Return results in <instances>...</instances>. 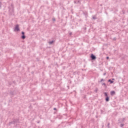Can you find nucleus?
Wrapping results in <instances>:
<instances>
[{"instance_id":"obj_1","label":"nucleus","mask_w":128,"mask_h":128,"mask_svg":"<svg viewBox=\"0 0 128 128\" xmlns=\"http://www.w3.org/2000/svg\"><path fill=\"white\" fill-rule=\"evenodd\" d=\"M9 16L14 14V4H11L10 6L8 7Z\"/></svg>"},{"instance_id":"obj_2","label":"nucleus","mask_w":128,"mask_h":128,"mask_svg":"<svg viewBox=\"0 0 128 128\" xmlns=\"http://www.w3.org/2000/svg\"><path fill=\"white\" fill-rule=\"evenodd\" d=\"M18 122H20V120L18 118L12 119V121L9 122V126H10V124H16Z\"/></svg>"},{"instance_id":"obj_3","label":"nucleus","mask_w":128,"mask_h":128,"mask_svg":"<svg viewBox=\"0 0 128 128\" xmlns=\"http://www.w3.org/2000/svg\"><path fill=\"white\" fill-rule=\"evenodd\" d=\"M104 95L105 96V100L106 102H110V97L108 96V92H104Z\"/></svg>"},{"instance_id":"obj_4","label":"nucleus","mask_w":128,"mask_h":128,"mask_svg":"<svg viewBox=\"0 0 128 128\" xmlns=\"http://www.w3.org/2000/svg\"><path fill=\"white\" fill-rule=\"evenodd\" d=\"M20 25L18 24H16L15 26V28H14V32H20Z\"/></svg>"},{"instance_id":"obj_5","label":"nucleus","mask_w":128,"mask_h":128,"mask_svg":"<svg viewBox=\"0 0 128 128\" xmlns=\"http://www.w3.org/2000/svg\"><path fill=\"white\" fill-rule=\"evenodd\" d=\"M90 58L92 60H96V56H94V54H91V55L90 56Z\"/></svg>"},{"instance_id":"obj_6","label":"nucleus","mask_w":128,"mask_h":128,"mask_svg":"<svg viewBox=\"0 0 128 128\" xmlns=\"http://www.w3.org/2000/svg\"><path fill=\"white\" fill-rule=\"evenodd\" d=\"M124 120H126V118H122L120 120H118V124H123V122H124Z\"/></svg>"},{"instance_id":"obj_7","label":"nucleus","mask_w":128,"mask_h":128,"mask_svg":"<svg viewBox=\"0 0 128 128\" xmlns=\"http://www.w3.org/2000/svg\"><path fill=\"white\" fill-rule=\"evenodd\" d=\"M22 36H21V38L22 40H24L26 38V35H24V32H22Z\"/></svg>"},{"instance_id":"obj_8","label":"nucleus","mask_w":128,"mask_h":128,"mask_svg":"<svg viewBox=\"0 0 128 128\" xmlns=\"http://www.w3.org/2000/svg\"><path fill=\"white\" fill-rule=\"evenodd\" d=\"M110 94V96H114L116 94V92L114 90L111 91Z\"/></svg>"},{"instance_id":"obj_9","label":"nucleus","mask_w":128,"mask_h":128,"mask_svg":"<svg viewBox=\"0 0 128 128\" xmlns=\"http://www.w3.org/2000/svg\"><path fill=\"white\" fill-rule=\"evenodd\" d=\"M108 82H110V84H114V81L112 80H111V79H109L108 80Z\"/></svg>"},{"instance_id":"obj_10","label":"nucleus","mask_w":128,"mask_h":128,"mask_svg":"<svg viewBox=\"0 0 128 128\" xmlns=\"http://www.w3.org/2000/svg\"><path fill=\"white\" fill-rule=\"evenodd\" d=\"M92 20H98V18H96V15H94L92 16Z\"/></svg>"},{"instance_id":"obj_11","label":"nucleus","mask_w":128,"mask_h":128,"mask_svg":"<svg viewBox=\"0 0 128 128\" xmlns=\"http://www.w3.org/2000/svg\"><path fill=\"white\" fill-rule=\"evenodd\" d=\"M73 74H74V76H76V74H78V76L80 74V72H74Z\"/></svg>"},{"instance_id":"obj_12","label":"nucleus","mask_w":128,"mask_h":128,"mask_svg":"<svg viewBox=\"0 0 128 128\" xmlns=\"http://www.w3.org/2000/svg\"><path fill=\"white\" fill-rule=\"evenodd\" d=\"M54 42V40L49 42V44H52Z\"/></svg>"},{"instance_id":"obj_13","label":"nucleus","mask_w":128,"mask_h":128,"mask_svg":"<svg viewBox=\"0 0 128 128\" xmlns=\"http://www.w3.org/2000/svg\"><path fill=\"white\" fill-rule=\"evenodd\" d=\"M10 94L11 96H14V92H10Z\"/></svg>"},{"instance_id":"obj_14","label":"nucleus","mask_w":128,"mask_h":128,"mask_svg":"<svg viewBox=\"0 0 128 128\" xmlns=\"http://www.w3.org/2000/svg\"><path fill=\"white\" fill-rule=\"evenodd\" d=\"M124 124L122 123L120 124V128H124Z\"/></svg>"},{"instance_id":"obj_15","label":"nucleus","mask_w":128,"mask_h":128,"mask_svg":"<svg viewBox=\"0 0 128 128\" xmlns=\"http://www.w3.org/2000/svg\"><path fill=\"white\" fill-rule=\"evenodd\" d=\"M110 122L108 123V125H107L108 128H110Z\"/></svg>"},{"instance_id":"obj_16","label":"nucleus","mask_w":128,"mask_h":128,"mask_svg":"<svg viewBox=\"0 0 128 128\" xmlns=\"http://www.w3.org/2000/svg\"><path fill=\"white\" fill-rule=\"evenodd\" d=\"M98 88H96L94 92H95L96 94L98 92Z\"/></svg>"},{"instance_id":"obj_17","label":"nucleus","mask_w":128,"mask_h":128,"mask_svg":"<svg viewBox=\"0 0 128 128\" xmlns=\"http://www.w3.org/2000/svg\"><path fill=\"white\" fill-rule=\"evenodd\" d=\"M104 82V80L101 79L100 81H99V82Z\"/></svg>"},{"instance_id":"obj_18","label":"nucleus","mask_w":128,"mask_h":128,"mask_svg":"<svg viewBox=\"0 0 128 128\" xmlns=\"http://www.w3.org/2000/svg\"><path fill=\"white\" fill-rule=\"evenodd\" d=\"M84 16H88V13H86V12H84Z\"/></svg>"},{"instance_id":"obj_19","label":"nucleus","mask_w":128,"mask_h":128,"mask_svg":"<svg viewBox=\"0 0 128 128\" xmlns=\"http://www.w3.org/2000/svg\"><path fill=\"white\" fill-rule=\"evenodd\" d=\"M2 2H0V8H2Z\"/></svg>"},{"instance_id":"obj_20","label":"nucleus","mask_w":128,"mask_h":128,"mask_svg":"<svg viewBox=\"0 0 128 128\" xmlns=\"http://www.w3.org/2000/svg\"><path fill=\"white\" fill-rule=\"evenodd\" d=\"M100 112H101V114H104V111L102 110H100Z\"/></svg>"},{"instance_id":"obj_21","label":"nucleus","mask_w":128,"mask_h":128,"mask_svg":"<svg viewBox=\"0 0 128 128\" xmlns=\"http://www.w3.org/2000/svg\"><path fill=\"white\" fill-rule=\"evenodd\" d=\"M113 40H116V38L114 37V38H113Z\"/></svg>"},{"instance_id":"obj_22","label":"nucleus","mask_w":128,"mask_h":128,"mask_svg":"<svg viewBox=\"0 0 128 128\" xmlns=\"http://www.w3.org/2000/svg\"><path fill=\"white\" fill-rule=\"evenodd\" d=\"M102 86H106V83H102Z\"/></svg>"},{"instance_id":"obj_23","label":"nucleus","mask_w":128,"mask_h":128,"mask_svg":"<svg viewBox=\"0 0 128 128\" xmlns=\"http://www.w3.org/2000/svg\"><path fill=\"white\" fill-rule=\"evenodd\" d=\"M72 32H70L69 33V36H72Z\"/></svg>"},{"instance_id":"obj_24","label":"nucleus","mask_w":128,"mask_h":128,"mask_svg":"<svg viewBox=\"0 0 128 128\" xmlns=\"http://www.w3.org/2000/svg\"><path fill=\"white\" fill-rule=\"evenodd\" d=\"M106 60H109L110 59V57L106 56Z\"/></svg>"},{"instance_id":"obj_25","label":"nucleus","mask_w":128,"mask_h":128,"mask_svg":"<svg viewBox=\"0 0 128 128\" xmlns=\"http://www.w3.org/2000/svg\"><path fill=\"white\" fill-rule=\"evenodd\" d=\"M54 110H56V108H54Z\"/></svg>"},{"instance_id":"obj_26","label":"nucleus","mask_w":128,"mask_h":128,"mask_svg":"<svg viewBox=\"0 0 128 128\" xmlns=\"http://www.w3.org/2000/svg\"><path fill=\"white\" fill-rule=\"evenodd\" d=\"M52 20H54V21H55L56 20V18H52Z\"/></svg>"},{"instance_id":"obj_27","label":"nucleus","mask_w":128,"mask_h":128,"mask_svg":"<svg viewBox=\"0 0 128 128\" xmlns=\"http://www.w3.org/2000/svg\"><path fill=\"white\" fill-rule=\"evenodd\" d=\"M106 73H104V74H103V76H106Z\"/></svg>"},{"instance_id":"obj_28","label":"nucleus","mask_w":128,"mask_h":128,"mask_svg":"<svg viewBox=\"0 0 128 128\" xmlns=\"http://www.w3.org/2000/svg\"><path fill=\"white\" fill-rule=\"evenodd\" d=\"M40 122L38 121V122H37V124H40Z\"/></svg>"},{"instance_id":"obj_29","label":"nucleus","mask_w":128,"mask_h":128,"mask_svg":"<svg viewBox=\"0 0 128 128\" xmlns=\"http://www.w3.org/2000/svg\"><path fill=\"white\" fill-rule=\"evenodd\" d=\"M112 80H114V78H112Z\"/></svg>"},{"instance_id":"obj_30","label":"nucleus","mask_w":128,"mask_h":128,"mask_svg":"<svg viewBox=\"0 0 128 128\" xmlns=\"http://www.w3.org/2000/svg\"><path fill=\"white\" fill-rule=\"evenodd\" d=\"M74 4H76V1L74 2Z\"/></svg>"},{"instance_id":"obj_31","label":"nucleus","mask_w":128,"mask_h":128,"mask_svg":"<svg viewBox=\"0 0 128 128\" xmlns=\"http://www.w3.org/2000/svg\"><path fill=\"white\" fill-rule=\"evenodd\" d=\"M102 128H104V125L102 126Z\"/></svg>"},{"instance_id":"obj_32","label":"nucleus","mask_w":128,"mask_h":128,"mask_svg":"<svg viewBox=\"0 0 128 128\" xmlns=\"http://www.w3.org/2000/svg\"><path fill=\"white\" fill-rule=\"evenodd\" d=\"M86 66V65L84 66V68Z\"/></svg>"},{"instance_id":"obj_33","label":"nucleus","mask_w":128,"mask_h":128,"mask_svg":"<svg viewBox=\"0 0 128 128\" xmlns=\"http://www.w3.org/2000/svg\"><path fill=\"white\" fill-rule=\"evenodd\" d=\"M85 30H86V28H85Z\"/></svg>"}]
</instances>
